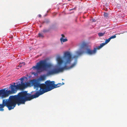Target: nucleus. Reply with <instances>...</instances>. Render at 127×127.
<instances>
[{
  "label": "nucleus",
  "mask_w": 127,
  "mask_h": 127,
  "mask_svg": "<svg viewBox=\"0 0 127 127\" xmlns=\"http://www.w3.org/2000/svg\"><path fill=\"white\" fill-rule=\"evenodd\" d=\"M47 81L45 84H40L38 81L36 79H33L30 81V83L32 86L34 88H40L39 91L36 92L35 94L32 95L31 94L28 93V91H25L19 93L16 95L20 104H24L26 101H30L34 98L38 97L39 95L47 92Z\"/></svg>",
  "instance_id": "obj_1"
},
{
  "label": "nucleus",
  "mask_w": 127,
  "mask_h": 127,
  "mask_svg": "<svg viewBox=\"0 0 127 127\" xmlns=\"http://www.w3.org/2000/svg\"><path fill=\"white\" fill-rule=\"evenodd\" d=\"M72 58L71 54L68 52L65 53L63 57L64 61V63L65 66L62 67H55L48 71L47 74L49 75H53L63 72L65 69H68L73 67L76 65V62H75L69 67L66 65L70 64Z\"/></svg>",
  "instance_id": "obj_2"
},
{
  "label": "nucleus",
  "mask_w": 127,
  "mask_h": 127,
  "mask_svg": "<svg viewBox=\"0 0 127 127\" xmlns=\"http://www.w3.org/2000/svg\"><path fill=\"white\" fill-rule=\"evenodd\" d=\"M18 105L20 104L16 95L11 96L9 99H3L2 104H0V111H3V108L6 106L9 110H10L15 107L16 104Z\"/></svg>",
  "instance_id": "obj_3"
},
{
  "label": "nucleus",
  "mask_w": 127,
  "mask_h": 127,
  "mask_svg": "<svg viewBox=\"0 0 127 127\" xmlns=\"http://www.w3.org/2000/svg\"><path fill=\"white\" fill-rule=\"evenodd\" d=\"M51 66L50 64L47 63L46 60H44L40 61L37 63L36 65L33 66L32 68L36 69L39 72H41L50 68Z\"/></svg>",
  "instance_id": "obj_4"
},
{
  "label": "nucleus",
  "mask_w": 127,
  "mask_h": 127,
  "mask_svg": "<svg viewBox=\"0 0 127 127\" xmlns=\"http://www.w3.org/2000/svg\"><path fill=\"white\" fill-rule=\"evenodd\" d=\"M16 84V85H15V83H13V85L11 84L9 88H11V94L16 93L17 90H23L26 88L25 84L24 83L23 81H21L20 82H18Z\"/></svg>",
  "instance_id": "obj_5"
},
{
  "label": "nucleus",
  "mask_w": 127,
  "mask_h": 127,
  "mask_svg": "<svg viewBox=\"0 0 127 127\" xmlns=\"http://www.w3.org/2000/svg\"><path fill=\"white\" fill-rule=\"evenodd\" d=\"M98 46L96 48H94V50H92L88 48V46L86 43L85 42H82L80 44V49L81 50L86 49V53L89 55H92L95 54L96 52V50L98 49Z\"/></svg>",
  "instance_id": "obj_6"
},
{
  "label": "nucleus",
  "mask_w": 127,
  "mask_h": 127,
  "mask_svg": "<svg viewBox=\"0 0 127 127\" xmlns=\"http://www.w3.org/2000/svg\"><path fill=\"white\" fill-rule=\"evenodd\" d=\"M47 92L50 91L52 90L60 87L62 85L64 84V83L62 82L61 83H58L57 84H55L54 81H50V80H47Z\"/></svg>",
  "instance_id": "obj_7"
},
{
  "label": "nucleus",
  "mask_w": 127,
  "mask_h": 127,
  "mask_svg": "<svg viewBox=\"0 0 127 127\" xmlns=\"http://www.w3.org/2000/svg\"><path fill=\"white\" fill-rule=\"evenodd\" d=\"M111 40L109 38L108 39H106L105 43H102L100 44V45L98 46V49H100L103 47L104 45L105 44L108 43L109 42L110 40Z\"/></svg>",
  "instance_id": "obj_8"
},
{
  "label": "nucleus",
  "mask_w": 127,
  "mask_h": 127,
  "mask_svg": "<svg viewBox=\"0 0 127 127\" xmlns=\"http://www.w3.org/2000/svg\"><path fill=\"white\" fill-rule=\"evenodd\" d=\"M57 60L58 64L59 65H61L63 62L62 58L59 56L57 57Z\"/></svg>",
  "instance_id": "obj_9"
},
{
  "label": "nucleus",
  "mask_w": 127,
  "mask_h": 127,
  "mask_svg": "<svg viewBox=\"0 0 127 127\" xmlns=\"http://www.w3.org/2000/svg\"><path fill=\"white\" fill-rule=\"evenodd\" d=\"M46 79V76L45 75L40 76L38 79V80L40 81L44 80Z\"/></svg>",
  "instance_id": "obj_10"
},
{
  "label": "nucleus",
  "mask_w": 127,
  "mask_h": 127,
  "mask_svg": "<svg viewBox=\"0 0 127 127\" xmlns=\"http://www.w3.org/2000/svg\"><path fill=\"white\" fill-rule=\"evenodd\" d=\"M84 52V51H77L76 52V54L78 56H79L82 55Z\"/></svg>",
  "instance_id": "obj_11"
},
{
  "label": "nucleus",
  "mask_w": 127,
  "mask_h": 127,
  "mask_svg": "<svg viewBox=\"0 0 127 127\" xmlns=\"http://www.w3.org/2000/svg\"><path fill=\"white\" fill-rule=\"evenodd\" d=\"M60 40L61 42H64L67 41V40L66 39H63L62 37H61L60 39Z\"/></svg>",
  "instance_id": "obj_12"
},
{
  "label": "nucleus",
  "mask_w": 127,
  "mask_h": 127,
  "mask_svg": "<svg viewBox=\"0 0 127 127\" xmlns=\"http://www.w3.org/2000/svg\"><path fill=\"white\" fill-rule=\"evenodd\" d=\"M105 32H104L103 33H100L98 34V35L100 37L103 36L105 34Z\"/></svg>",
  "instance_id": "obj_13"
},
{
  "label": "nucleus",
  "mask_w": 127,
  "mask_h": 127,
  "mask_svg": "<svg viewBox=\"0 0 127 127\" xmlns=\"http://www.w3.org/2000/svg\"><path fill=\"white\" fill-rule=\"evenodd\" d=\"M49 21L48 20V19H46L43 22V23H46L47 24L49 22Z\"/></svg>",
  "instance_id": "obj_14"
},
{
  "label": "nucleus",
  "mask_w": 127,
  "mask_h": 127,
  "mask_svg": "<svg viewBox=\"0 0 127 127\" xmlns=\"http://www.w3.org/2000/svg\"><path fill=\"white\" fill-rule=\"evenodd\" d=\"M104 16L106 18H107L108 17V14L107 13L105 12L104 14Z\"/></svg>",
  "instance_id": "obj_15"
},
{
  "label": "nucleus",
  "mask_w": 127,
  "mask_h": 127,
  "mask_svg": "<svg viewBox=\"0 0 127 127\" xmlns=\"http://www.w3.org/2000/svg\"><path fill=\"white\" fill-rule=\"evenodd\" d=\"M38 36L42 38L44 37V36L41 33H39L38 34Z\"/></svg>",
  "instance_id": "obj_16"
},
{
  "label": "nucleus",
  "mask_w": 127,
  "mask_h": 127,
  "mask_svg": "<svg viewBox=\"0 0 127 127\" xmlns=\"http://www.w3.org/2000/svg\"><path fill=\"white\" fill-rule=\"evenodd\" d=\"M116 37V35H114L113 36H111L110 37V39H112L115 38Z\"/></svg>",
  "instance_id": "obj_17"
},
{
  "label": "nucleus",
  "mask_w": 127,
  "mask_h": 127,
  "mask_svg": "<svg viewBox=\"0 0 127 127\" xmlns=\"http://www.w3.org/2000/svg\"><path fill=\"white\" fill-rule=\"evenodd\" d=\"M49 30L44 29L43 30V32L44 33L48 32L49 31Z\"/></svg>",
  "instance_id": "obj_18"
},
{
  "label": "nucleus",
  "mask_w": 127,
  "mask_h": 127,
  "mask_svg": "<svg viewBox=\"0 0 127 127\" xmlns=\"http://www.w3.org/2000/svg\"><path fill=\"white\" fill-rule=\"evenodd\" d=\"M30 84H31L30 82V83H27L26 84H25L26 85V87L27 86H29Z\"/></svg>",
  "instance_id": "obj_19"
},
{
  "label": "nucleus",
  "mask_w": 127,
  "mask_h": 127,
  "mask_svg": "<svg viewBox=\"0 0 127 127\" xmlns=\"http://www.w3.org/2000/svg\"><path fill=\"white\" fill-rule=\"evenodd\" d=\"M78 57V55H77V56L74 55L73 57V58H75V59H77V58Z\"/></svg>",
  "instance_id": "obj_20"
},
{
  "label": "nucleus",
  "mask_w": 127,
  "mask_h": 127,
  "mask_svg": "<svg viewBox=\"0 0 127 127\" xmlns=\"http://www.w3.org/2000/svg\"><path fill=\"white\" fill-rule=\"evenodd\" d=\"M61 35L62 36V37H62L63 38L64 37H65V36L64 34H62Z\"/></svg>",
  "instance_id": "obj_21"
},
{
  "label": "nucleus",
  "mask_w": 127,
  "mask_h": 127,
  "mask_svg": "<svg viewBox=\"0 0 127 127\" xmlns=\"http://www.w3.org/2000/svg\"><path fill=\"white\" fill-rule=\"evenodd\" d=\"M20 79L22 81L24 79V78H23L22 77Z\"/></svg>",
  "instance_id": "obj_22"
},
{
  "label": "nucleus",
  "mask_w": 127,
  "mask_h": 127,
  "mask_svg": "<svg viewBox=\"0 0 127 127\" xmlns=\"http://www.w3.org/2000/svg\"><path fill=\"white\" fill-rule=\"evenodd\" d=\"M38 17H41V15L40 14H39L38 15Z\"/></svg>",
  "instance_id": "obj_23"
}]
</instances>
